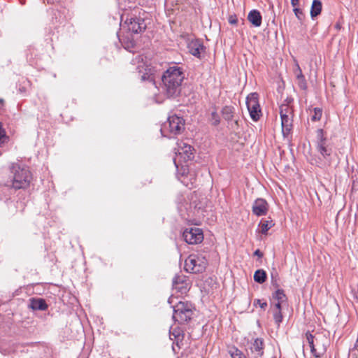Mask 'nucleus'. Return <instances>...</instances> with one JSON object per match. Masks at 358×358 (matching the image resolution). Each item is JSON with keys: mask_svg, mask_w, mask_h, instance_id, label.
I'll return each mask as SVG.
<instances>
[{"mask_svg": "<svg viewBox=\"0 0 358 358\" xmlns=\"http://www.w3.org/2000/svg\"><path fill=\"white\" fill-rule=\"evenodd\" d=\"M184 78V73L180 67L176 65L169 67L162 78V88L164 94L167 97H175L180 94Z\"/></svg>", "mask_w": 358, "mask_h": 358, "instance_id": "nucleus-1", "label": "nucleus"}, {"mask_svg": "<svg viewBox=\"0 0 358 358\" xmlns=\"http://www.w3.org/2000/svg\"><path fill=\"white\" fill-rule=\"evenodd\" d=\"M10 169L11 175L5 183L6 186L15 189H24L29 186L31 174L27 167L13 164Z\"/></svg>", "mask_w": 358, "mask_h": 358, "instance_id": "nucleus-2", "label": "nucleus"}, {"mask_svg": "<svg viewBox=\"0 0 358 358\" xmlns=\"http://www.w3.org/2000/svg\"><path fill=\"white\" fill-rule=\"evenodd\" d=\"M192 309L191 303L180 301L173 307V319L180 324L187 322L192 317Z\"/></svg>", "mask_w": 358, "mask_h": 358, "instance_id": "nucleus-3", "label": "nucleus"}, {"mask_svg": "<svg viewBox=\"0 0 358 358\" xmlns=\"http://www.w3.org/2000/svg\"><path fill=\"white\" fill-rule=\"evenodd\" d=\"M207 265V260L205 257L197 255H190L185 262V268L190 273H201Z\"/></svg>", "mask_w": 358, "mask_h": 358, "instance_id": "nucleus-4", "label": "nucleus"}, {"mask_svg": "<svg viewBox=\"0 0 358 358\" xmlns=\"http://www.w3.org/2000/svg\"><path fill=\"white\" fill-rule=\"evenodd\" d=\"M246 105L250 117L254 121H257L261 116V109L258 101V94L252 93L247 96Z\"/></svg>", "mask_w": 358, "mask_h": 358, "instance_id": "nucleus-5", "label": "nucleus"}, {"mask_svg": "<svg viewBox=\"0 0 358 358\" xmlns=\"http://www.w3.org/2000/svg\"><path fill=\"white\" fill-rule=\"evenodd\" d=\"M167 129L173 134H180L184 129V120L178 115L169 116L167 122L161 129V132L163 131V129Z\"/></svg>", "mask_w": 358, "mask_h": 358, "instance_id": "nucleus-6", "label": "nucleus"}, {"mask_svg": "<svg viewBox=\"0 0 358 358\" xmlns=\"http://www.w3.org/2000/svg\"><path fill=\"white\" fill-rule=\"evenodd\" d=\"M317 150L325 159H328L332 152L327 143V138L322 129L317 130Z\"/></svg>", "mask_w": 358, "mask_h": 358, "instance_id": "nucleus-7", "label": "nucleus"}, {"mask_svg": "<svg viewBox=\"0 0 358 358\" xmlns=\"http://www.w3.org/2000/svg\"><path fill=\"white\" fill-rule=\"evenodd\" d=\"M182 237L188 244H198L203 240L202 230L196 227L186 229L183 231Z\"/></svg>", "mask_w": 358, "mask_h": 358, "instance_id": "nucleus-8", "label": "nucleus"}, {"mask_svg": "<svg viewBox=\"0 0 358 358\" xmlns=\"http://www.w3.org/2000/svg\"><path fill=\"white\" fill-rule=\"evenodd\" d=\"M175 150H176V157L181 158L183 161L191 160L194 158V148L185 141L178 142Z\"/></svg>", "mask_w": 358, "mask_h": 358, "instance_id": "nucleus-9", "label": "nucleus"}, {"mask_svg": "<svg viewBox=\"0 0 358 358\" xmlns=\"http://www.w3.org/2000/svg\"><path fill=\"white\" fill-rule=\"evenodd\" d=\"M125 24L129 31L138 34L144 31L146 28V24L143 18L141 17H131L127 19Z\"/></svg>", "mask_w": 358, "mask_h": 358, "instance_id": "nucleus-10", "label": "nucleus"}, {"mask_svg": "<svg viewBox=\"0 0 358 358\" xmlns=\"http://www.w3.org/2000/svg\"><path fill=\"white\" fill-rule=\"evenodd\" d=\"M268 210V205L266 200L257 199L252 205V213L257 216L265 215Z\"/></svg>", "mask_w": 358, "mask_h": 358, "instance_id": "nucleus-11", "label": "nucleus"}, {"mask_svg": "<svg viewBox=\"0 0 358 358\" xmlns=\"http://www.w3.org/2000/svg\"><path fill=\"white\" fill-rule=\"evenodd\" d=\"M187 48L189 52L196 57H200L201 53L204 52V46L199 39L190 41L188 43Z\"/></svg>", "mask_w": 358, "mask_h": 358, "instance_id": "nucleus-12", "label": "nucleus"}, {"mask_svg": "<svg viewBox=\"0 0 358 358\" xmlns=\"http://www.w3.org/2000/svg\"><path fill=\"white\" fill-rule=\"evenodd\" d=\"M250 353L253 358H262L264 355V341L256 338L250 346Z\"/></svg>", "mask_w": 358, "mask_h": 358, "instance_id": "nucleus-13", "label": "nucleus"}, {"mask_svg": "<svg viewBox=\"0 0 358 358\" xmlns=\"http://www.w3.org/2000/svg\"><path fill=\"white\" fill-rule=\"evenodd\" d=\"M173 286L174 289L181 293H185L188 289V283L187 282L185 276L182 275H177L173 278Z\"/></svg>", "mask_w": 358, "mask_h": 358, "instance_id": "nucleus-14", "label": "nucleus"}, {"mask_svg": "<svg viewBox=\"0 0 358 358\" xmlns=\"http://www.w3.org/2000/svg\"><path fill=\"white\" fill-rule=\"evenodd\" d=\"M137 69L141 80H150V82H152L154 80L150 72L151 69L148 68V65L142 63V64L138 65Z\"/></svg>", "mask_w": 358, "mask_h": 358, "instance_id": "nucleus-15", "label": "nucleus"}, {"mask_svg": "<svg viewBox=\"0 0 358 358\" xmlns=\"http://www.w3.org/2000/svg\"><path fill=\"white\" fill-rule=\"evenodd\" d=\"M183 338L184 334L180 328H175L172 331H170V339L179 348L182 345Z\"/></svg>", "mask_w": 358, "mask_h": 358, "instance_id": "nucleus-16", "label": "nucleus"}, {"mask_svg": "<svg viewBox=\"0 0 358 358\" xmlns=\"http://www.w3.org/2000/svg\"><path fill=\"white\" fill-rule=\"evenodd\" d=\"M307 342L310 346L311 352L315 357V358H320L322 352H317L316 346H317V339L316 338V345L315 344V336L310 333L307 332L306 334Z\"/></svg>", "mask_w": 358, "mask_h": 358, "instance_id": "nucleus-17", "label": "nucleus"}, {"mask_svg": "<svg viewBox=\"0 0 358 358\" xmlns=\"http://www.w3.org/2000/svg\"><path fill=\"white\" fill-rule=\"evenodd\" d=\"M282 131L284 135H287L292 127V115L281 116Z\"/></svg>", "mask_w": 358, "mask_h": 358, "instance_id": "nucleus-18", "label": "nucleus"}, {"mask_svg": "<svg viewBox=\"0 0 358 358\" xmlns=\"http://www.w3.org/2000/svg\"><path fill=\"white\" fill-rule=\"evenodd\" d=\"M248 20L255 27H259L262 24V15L257 10H252L248 13Z\"/></svg>", "mask_w": 358, "mask_h": 358, "instance_id": "nucleus-19", "label": "nucleus"}, {"mask_svg": "<svg viewBox=\"0 0 358 358\" xmlns=\"http://www.w3.org/2000/svg\"><path fill=\"white\" fill-rule=\"evenodd\" d=\"M29 306L33 310H45L48 308V305L43 299H32L30 301Z\"/></svg>", "mask_w": 358, "mask_h": 358, "instance_id": "nucleus-20", "label": "nucleus"}, {"mask_svg": "<svg viewBox=\"0 0 358 358\" xmlns=\"http://www.w3.org/2000/svg\"><path fill=\"white\" fill-rule=\"evenodd\" d=\"M322 3L319 0H314L310 9V15L313 18L320 14Z\"/></svg>", "mask_w": 358, "mask_h": 358, "instance_id": "nucleus-21", "label": "nucleus"}, {"mask_svg": "<svg viewBox=\"0 0 358 358\" xmlns=\"http://www.w3.org/2000/svg\"><path fill=\"white\" fill-rule=\"evenodd\" d=\"M273 225L274 224L272 220H262L259 224V231L263 234H266L268 229H270Z\"/></svg>", "mask_w": 358, "mask_h": 358, "instance_id": "nucleus-22", "label": "nucleus"}, {"mask_svg": "<svg viewBox=\"0 0 358 358\" xmlns=\"http://www.w3.org/2000/svg\"><path fill=\"white\" fill-rule=\"evenodd\" d=\"M234 112V108L229 106H224L222 110V116L227 121L232 120Z\"/></svg>", "mask_w": 358, "mask_h": 358, "instance_id": "nucleus-23", "label": "nucleus"}, {"mask_svg": "<svg viewBox=\"0 0 358 358\" xmlns=\"http://www.w3.org/2000/svg\"><path fill=\"white\" fill-rule=\"evenodd\" d=\"M254 280L258 283H263L266 280V273L263 269H259L254 274Z\"/></svg>", "mask_w": 358, "mask_h": 358, "instance_id": "nucleus-24", "label": "nucleus"}, {"mask_svg": "<svg viewBox=\"0 0 358 358\" xmlns=\"http://www.w3.org/2000/svg\"><path fill=\"white\" fill-rule=\"evenodd\" d=\"M273 299H275L277 301V302H280V303L286 304L287 297H286V295L284 294L283 290L278 289L273 294Z\"/></svg>", "mask_w": 358, "mask_h": 358, "instance_id": "nucleus-25", "label": "nucleus"}, {"mask_svg": "<svg viewBox=\"0 0 358 358\" xmlns=\"http://www.w3.org/2000/svg\"><path fill=\"white\" fill-rule=\"evenodd\" d=\"M280 117L283 116V115H292V109L287 104H282L280 106Z\"/></svg>", "mask_w": 358, "mask_h": 358, "instance_id": "nucleus-26", "label": "nucleus"}, {"mask_svg": "<svg viewBox=\"0 0 358 358\" xmlns=\"http://www.w3.org/2000/svg\"><path fill=\"white\" fill-rule=\"evenodd\" d=\"M273 316L275 322L279 325L282 321V315L280 310H273Z\"/></svg>", "mask_w": 358, "mask_h": 358, "instance_id": "nucleus-27", "label": "nucleus"}, {"mask_svg": "<svg viewBox=\"0 0 358 358\" xmlns=\"http://www.w3.org/2000/svg\"><path fill=\"white\" fill-rule=\"evenodd\" d=\"M230 354L232 358H245L243 352L236 348L230 350Z\"/></svg>", "mask_w": 358, "mask_h": 358, "instance_id": "nucleus-28", "label": "nucleus"}, {"mask_svg": "<svg viewBox=\"0 0 358 358\" xmlns=\"http://www.w3.org/2000/svg\"><path fill=\"white\" fill-rule=\"evenodd\" d=\"M314 114L311 117L313 121H318L321 119L322 115V110L319 108H314Z\"/></svg>", "mask_w": 358, "mask_h": 358, "instance_id": "nucleus-29", "label": "nucleus"}, {"mask_svg": "<svg viewBox=\"0 0 358 358\" xmlns=\"http://www.w3.org/2000/svg\"><path fill=\"white\" fill-rule=\"evenodd\" d=\"M296 83L299 86V87H300V89L303 90H306L307 88V83H306V78L303 76H299V78H296Z\"/></svg>", "mask_w": 358, "mask_h": 358, "instance_id": "nucleus-30", "label": "nucleus"}, {"mask_svg": "<svg viewBox=\"0 0 358 358\" xmlns=\"http://www.w3.org/2000/svg\"><path fill=\"white\" fill-rule=\"evenodd\" d=\"M210 121L212 124L216 126L220 124V120L218 114L216 112L211 113Z\"/></svg>", "mask_w": 358, "mask_h": 358, "instance_id": "nucleus-31", "label": "nucleus"}, {"mask_svg": "<svg viewBox=\"0 0 358 358\" xmlns=\"http://www.w3.org/2000/svg\"><path fill=\"white\" fill-rule=\"evenodd\" d=\"M293 11L296 15V17L300 20H303V19L304 18V15H303V11L297 8V7H294V9H293Z\"/></svg>", "mask_w": 358, "mask_h": 358, "instance_id": "nucleus-32", "label": "nucleus"}, {"mask_svg": "<svg viewBox=\"0 0 358 358\" xmlns=\"http://www.w3.org/2000/svg\"><path fill=\"white\" fill-rule=\"evenodd\" d=\"M259 306L262 309L264 310L267 307V303L260 299H255L254 301V306Z\"/></svg>", "mask_w": 358, "mask_h": 358, "instance_id": "nucleus-33", "label": "nucleus"}, {"mask_svg": "<svg viewBox=\"0 0 358 358\" xmlns=\"http://www.w3.org/2000/svg\"><path fill=\"white\" fill-rule=\"evenodd\" d=\"M294 74H295V76H296V78H299V76H303V73H302V71L299 66V65L298 64H296V68L294 69Z\"/></svg>", "mask_w": 358, "mask_h": 358, "instance_id": "nucleus-34", "label": "nucleus"}, {"mask_svg": "<svg viewBox=\"0 0 358 358\" xmlns=\"http://www.w3.org/2000/svg\"><path fill=\"white\" fill-rule=\"evenodd\" d=\"M285 305V303H280V302H277L275 305H274V307L273 308V310H281V308L282 307Z\"/></svg>", "mask_w": 358, "mask_h": 358, "instance_id": "nucleus-35", "label": "nucleus"}, {"mask_svg": "<svg viewBox=\"0 0 358 358\" xmlns=\"http://www.w3.org/2000/svg\"><path fill=\"white\" fill-rule=\"evenodd\" d=\"M229 22L231 24H236L237 23V19L234 17L231 16L229 19Z\"/></svg>", "mask_w": 358, "mask_h": 358, "instance_id": "nucleus-36", "label": "nucleus"}, {"mask_svg": "<svg viewBox=\"0 0 358 358\" xmlns=\"http://www.w3.org/2000/svg\"><path fill=\"white\" fill-rule=\"evenodd\" d=\"M299 0H291V4L294 8L297 7V6L299 5Z\"/></svg>", "mask_w": 358, "mask_h": 358, "instance_id": "nucleus-37", "label": "nucleus"}, {"mask_svg": "<svg viewBox=\"0 0 358 358\" xmlns=\"http://www.w3.org/2000/svg\"><path fill=\"white\" fill-rule=\"evenodd\" d=\"M255 255H257L258 257H262V253L259 250H257L255 252Z\"/></svg>", "mask_w": 358, "mask_h": 358, "instance_id": "nucleus-38", "label": "nucleus"}, {"mask_svg": "<svg viewBox=\"0 0 358 358\" xmlns=\"http://www.w3.org/2000/svg\"><path fill=\"white\" fill-rule=\"evenodd\" d=\"M173 162H174L175 166L178 168V163H177V158H174L173 159Z\"/></svg>", "mask_w": 358, "mask_h": 358, "instance_id": "nucleus-39", "label": "nucleus"}, {"mask_svg": "<svg viewBox=\"0 0 358 358\" xmlns=\"http://www.w3.org/2000/svg\"><path fill=\"white\" fill-rule=\"evenodd\" d=\"M182 182L184 183L186 186H188V184L185 181V178L182 180Z\"/></svg>", "mask_w": 358, "mask_h": 358, "instance_id": "nucleus-40", "label": "nucleus"}, {"mask_svg": "<svg viewBox=\"0 0 358 358\" xmlns=\"http://www.w3.org/2000/svg\"><path fill=\"white\" fill-rule=\"evenodd\" d=\"M165 129H163V131H164ZM164 131L162 132V136H164V134H163Z\"/></svg>", "mask_w": 358, "mask_h": 358, "instance_id": "nucleus-41", "label": "nucleus"}, {"mask_svg": "<svg viewBox=\"0 0 358 358\" xmlns=\"http://www.w3.org/2000/svg\"><path fill=\"white\" fill-rule=\"evenodd\" d=\"M357 342H358V338H357Z\"/></svg>", "mask_w": 358, "mask_h": 358, "instance_id": "nucleus-42", "label": "nucleus"}, {"mask_svg": "<svg viewBox=\"0 0 358 358\" xmlns=\"http://www.w3.org/2000/svg\"><path fill=\"white\" fill-rule=\"evenodd\" d=\"M357 342H358V338H357Z\"/></svg>", "mask_w": 358, "mask_h": 358, "instance_id": "nucleus-43", "label": "nucleus"}]
</instances>
